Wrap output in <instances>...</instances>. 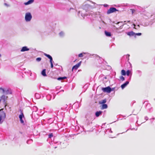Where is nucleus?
<instances>
[{"mask_svg":"<svg viewBox=\"0 0 155 155\" xmlns=\"http://www.w3.org/2000/svg\"><path fill=\"white\" fill-rule=\"evenodd\" d=\"M3 108L0 109V122L3 120L6 117V114L3 110Z\"/></svg>","mask_w":155,"mask_h":155,"instance_id":"1","label":"nucleus"},{"mask_svg":"<svg viewBox=\"0 0 155 155\" xmlns=\"http://www.w3.org/2000/svg\"><path fill=\"white\" fill-rule=\"evenodd\" d=\"M32 18V16L29 12L27 13L25 15V18L26 21H30Z\"/></svg>","mask_w":155,"mask_h":155,"instance_id":"2","label":"nucleus"},{"mask_svg":"<svg viewBox=\"0 0 155 155\" xmlns=\"http://www.w3.org/2000/svg\"><path fill=\"white\" fill-rule=\"evenodd\" d=\"M102 90L104 92L108 93H110L112 91L111 88L109 86L106 87L102 88Z\"/></svg>","mask_w":155,"mask_h":155,"instance_id":"3","label":"nucleus"},{"mask_svg":"<svg viewBox=\"0 0 155 155\" xmlns=\"http://www.w3.org/2000/svg\"><path fill=\"white\" fill-rule=\"evenodd\" d=\"M0 98L3 101L4 104L5 105V107L7 105V101L6 100L7 99L8 97L5 96V95H2L1 97Z\"/></svg>","mask_w":155,"mask_h":155,"instance_id":"4","label":"nucleus"},{"mask_svg":"<svg viewBox=\"0 0 155 155\" xmlns=\"http://www.w3.org/2000/svg\"><path fill=\"white\" fill-rule=\"evenodd\" d=\"M117 11H118V10H117L114 7L111 8L107 10V14H109Z\"/></svg>","mask_w":155,"mask_h":155,"instance_id":"5","label":"nucleus"},{"mask_svg":"<svg viewBox=\"0 0 155 155\" xmlns=\"http://www.w3.org/2000/svg\"><path fill=\"white\" fill-rule=\"evenodd\" d=\"M81 61H80L79 63L76 64L75 65H74L73 66L72 68V71H73L74 69H75V70H77L78 68L80 66L81 64Z\"/></svg>","mask_w":155,"mask_h":155,"instance_id":"6","label":"nucleus"},{"mask_svg":"<svg viewBox=\"0 0 155 155\" xmlns=\"http://www.w3.org/2000/svg\"><path fill=\"white\" fill-rule=\"evenodd\" d=\"M24 117V115L23 113L22 112L21 114L19 116V118H20V121L21 123H24V121L22 120V117Z\"/></svg>","mask_w":155,"mask_h":155,"instance_id":"7","label":"nucleus"},{"mask_svg":"<svg viewBox=\"0 0 155 155\" xmlns=\"http://www.w3.org/2000/svg\"><path fill=\"white\" fill-rule=\"evenodd\" d=\"M29 50V48H28L27 47L25 46L22 48V49L21 50V52H23L26 51H28Z\"/></svg>","mask_w":155,"mask_h":155,"instance_id":"8","label":"nucleus"},{"mask_svg":"<svg viewBox=\"0 0 155 155\" xmlns=\"http://www.w3.org/2000/svg\"><path fill=\"white\" fill-rule=\"evenodd\" d=\"M129 82L128 81H126L124 84L121 85V88L123 89L129 84Z\"/></svg>","mask_w":155,"mask_h":155,"instance_id":"9","label":"nucleus"},{"mask_svg":"<svg viewBox=\"0 0 155 155\" xmlns=\"http://www.w3.org/2000/svg\"><path fill=\"white\" fill-rule=\"evenodd\" d=\"M44 55L47 57L48 58L50 59V61L51 62L52 61V58L51 56L49 54H47L46 53L44 54Z\"/></svg>","mask_w":155,"mask_h":155,"instance_id":"10","label":"nucleus"},{"mask_svg":"<svg viewBox=\"0 0 155 155\" xmlns=\"http://www.w3.org/2000/svg\"><path fill=\"white\" fill-rule=\"evenodd\" d=\"M127 34L129 36H134L135 34V33L133 31H131L127 33Z\"/></svg>","mask_w":155,"mask_h":155,"instance_id":"11","label":"nucleus"},{"mask_svg":"<svg viewBox=\"0 0 155 155\" xmlns=\"http://www.w3.org/2000/svg\"><path fill=\"white\" fill-rule=\"evenodd\" d=\"M34 1V0H29L27 2L24 3L25 5H28L32 3Z\"/></svg>","mask_w":155,"mask_h":155,"instance_id":"12","label":"nucleus"},{"mask_svg":"<svg viewBox=\"0 0 155 155\" xmlns=\"http://www.w3.org/2000/svg\"><path fill=\"white\" fill-rule=\"evenodd\" d=\"M107 102V100L106 99H105L101 101H99V103L100 104H104L106 103Z\"/></svg>","mask_w":155,"mask_h":155,"instance_id":"13","label":"nucleus"},{"mask_svg":"<svg viewBox=\"0 0 155 155\" xmlns=\"http://www.w3.org/2000/svg\"><path fill=\"white\" fill-rule=\"evenodd\" d=\"M102 113V111H97L95 113V115L97 117H98L99 116V115L101 114Z\"/></svg>","mask_w":155,"mask_h":155,"instance_id":"14","label":"nucleus"},{"mask_svg":"<svg viewBox=\"0 0 155 155\" xmlns=\"http://www.w3.org/2000/svg\"><path fill=\"white\" fill-rule=\"evenodd\" d=\"M107 104H102L101 109H104L107 108Z\"/></svg>","mask_w":155,"mask_h":155,"instance_id":"15","label":"nucleus"},{"mask_svg":"<svg viewBox=\"0 0 155 155\" xmlns=\"http://www.w3.org/2000/svg\"><path fill=\"white\" fill-rule=\"evenodd\" d=\"M105 34L106 36L108 37H110L111 36V34L110 32H107L106 31H105Z\"/></svg>","mask_w":155,"mask_h":155,"instance_id":"16","label":"nucleus"},{"mask_svg":"<svg viewBox=\"0 0 155 155\" xmlns=\"http://www.w3.org/2000/svg\"><path fill=\"white\" fill-rule=\"evenodd\" d=\"M41 74L44 76H46V69H43L42 72H41Z\"/></svg>","mask_w":155,"mask_h":155,"instance_id":"17","label":"nucleus"},{"mask_svg":"<svg viewBox=\"0 0 155 155\" xmlns=\"http://www.w3.org/2000/svg\"><path fill=\"white\" fill-rule=\"evenodd\" d=\"M67 78V77H60L59 78H57V80H62L64 79H66Z\"/></svg>","mask_w":155,"mask_h":155,"instance_id":"18","label":"nucleus"},{"mask_svg":"<svg viewBox=\"0 0 155 155\" xmlns=\"http://www.w3.org/2000/svg\"><path fill=\"white\" fill-rule=\"evenodd\" d=\"M121 74L125 76L126 75V72L125 70H122L121 71Z\"/></svg>","mask_w":155,"mask_h":155,"instance_id":"19","label":"nucleus"},{"mask_svg":"<svg viewBox=\"0 0 155 155\" xmlns=\"http://www.w3.org/2000/svg\"><path fill=\"white\" fill-rule=\"evenodd\" d=\"M119 78L120 80L122 81H124L125 80L123 76H120Z\"/></svg>","mask_w":155,"mask_h":155,"instance_id":"20","label":"nucleus"},{"mask_svg":"<svg viewBox=\"0 0 155 155\" xmlns=\"http://www.w3.org/2000/svg\"><path fill=\"white\" fill-rule=\"evenodd\" d=\"M130 70H128L126 72V74H127V76H128L130 75Z\"/></svg>","mask_w":155,"mask_h":155,"instance_id":"21","label":"nucleus"},{"mask_svg":"<svg viewBox=\"0 0 155 155\" xmlns=\"http://www.w3.org/2000/svg\"><path fill=\"white\" fill-rule=\"evenodd\" d=\"M2 91V93H4L5 92V91L4 89L2 87H0V91Z\"/></svg>","mask_w":155,"mask_h":155,"instance_id":"22","label":"nucleus"},{"mask_svg":"<svg viewBox=\"0 0 155 155\" xmlns=\"http://www.w3.org/2000/svg\"><path fill=\"white\" fill-rule=\"evenodd\" d=\"M83 54H85L84 53H80L78 55V57H82L83 56Z\"/></svg>","mask_w":155,"mask_h":155,"instance_id":"23","label":"nucleus"},{"mask_svg":"<svg viewBox=\"0 0 155 155\" xmlns=\"http://www.w3.org/2000/svg\"><path fill=\"white\" fill-rule=\"evenodd\" d=\"M41 58H36V60L38 61H41Z\"/></svg>","mask_w":155,"mask_h":155,"instance_id":"24","label":"nucleus"},{"mask_svg":"<svg viewBox=\"0 0 155 155\" xmlns=\"http://www.w3.org/2000/svg\"><path fill=\"white\" fill-rule=\"evenodd\" d=\"M53 136V135L52 133H51V134H50L48 135L49 138H51Z\"/></svg>","mask_w":155,"mask_h":155,"instance_id":"25","label":"nucleus"},{"mask_svg":"<svg viewBox=\"0 0 155 155\" xmlns=\"http://www.w3.org/2000/svg\"><path fill=\"white\" fill-rule=\"evenodd\" d=\"M130 10L131 11L132 13V14H133L134 12H135V10L133 9H131Z\"/></svg>","mask_w":155,"mask_h":155,"instance_id":"26","label":"nucleus"},{"mask_svg":"<svg viewBox=\"0 0 155 155\" xmlns=\"http://www.w3.org/2000/svg\"><path fill=\"white\" fill-rule=\"evenodd\" d=\"M141 33H135V35H138V36H140L141 35Z\"/></svg>","mask_w":155,"mask_h":155,"instance_id":"27","label":"nucleus"},{"mask_svg":"<svg viewBox=\"0 0 155 155\" xmlns=\"http://www.w3.org/2000/svg\"><path fill=\"white\" fill-rule=\"evenodd\" d=\"M50 62L51 65V68H52L53 67V64L52 63V61H51V62Z\"/></svg>","mask_w":155,"mask_h":155,"instance_id":"28","label":"nucleus"},{"mask_svg":"<svg viewBox=\"0 0 155 155\" xmlns=\"http://www.w3.org/2000/svg\"><path fill=\"white\" fill-rule=\"evenodd\" d=\"M64 35V32L63 31H61L59 33V35L62 36Z\"/></svg>","mask_w":155,"mask_h":155,"instance_id":"29","label":"nucleus"},{"mask_svg":"<svg viewBox=\"0 0 155 155\" xmlns=\"http://www.w3.org/2000/svg\"><path fill=\"white\" fill-rule=\"evenodd\" d=\"M8 91V90L6 91V93H7V94L8 93L7 92V91Z\"/></svg>","mask_w":155,"mask_h":155,"instance_id":"30","label":"nucleus"},{"mask_svg":"<svg viewBox=\"0 0 155 155\" xmlns=\"http://www.w3.org/2000/svg\"><path fill=\"white\" fill-rule=\"evenodd\" d=\"M134 27H135V24H134Z\"/></svg>","mask_w":155,"mask_h":155,"instance_id":"31","label":"nucleus"},{"mask_svg":"<svg viewBox=\"0 0 155 155\" xmlns=\"http://www.w3.org/2000/svg\"><path fill=\"white\" fill-rule=\"evenodd\" d=\"M76 60H75L74 62H75V61H76Z\"/></svg>","mask_w":155,"mask_h":155,"instance_id":"32","label":"nucleus"},{"mask_svg":"<svg viewBox=\"0 0 155 155\" xmlns=\"http://www.w3.org/2000/svg\"><path fill=\"white\" fill-rule=\"evenodd\" d=\"M1 57V54H0V57Z\"/></svg>","mask_w":155,"mask_h":155,"instance_id":"33","label":"nucleus"},{"mask_svg":"<svg viewBox=\"0 0 155 155\" xmlns=\"http://www.w3.org/2000/svg\"><path fill=\"white\" fill-rule=\"evenodd\" d=\"M130 21H128V22H130Z\"/></svg>","mask_w":155,"mask_h":155,"instance_id":"34","label":"nucleus"}]
</instances>
